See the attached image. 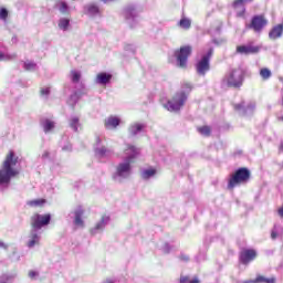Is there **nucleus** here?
Wrapping results in <instances>:
<instances>
[{"instance_id": "412c9836", "label": "nucleus", "mask_w": 283, "mask_h": 283, "mask_svg": "<svg viewBox=\"0 0 283 283\" xmlns=\"http://www.w3.org/2000/svg\"><path fill=\"white\" fill-rule=\"evenodd\" d=\"M69 125L72 130L78 132V127H81V119L78 117L74 116L70 119Z\"/></svg>"}, {"instance_id": "ea45409f", "label": "nucleus", "mask_w": 283, "mask_h": 283, "mask_svg": "<svg viewBox=\"0 0 283 283\" xmlns=\"http://www.w3.org/2000/svg\"><path fill=\"white\" fill-rule=\"evenodd\" d=\"M189 282V276H180L179 283H187Z\"/></svg>"}, {"instance_id": "de8ad7c7", "label": "nucleus", "mask_w": 283, "mask_h": 283, "mask_svg": "<svg viewBox=\"0 0 283 283\" xmlns=\"http://www.w3.org/2000/svg\"><path fill=\"white\" fill-rule=\"evenodd\" d=\"M4 57L6 55L3 54V52H0V61H3Z\"/></svg>"}, {"instance_id": "8fccbe9b", "label": "nucleus", "mask_w": 283, "mask_h": 283, "mask_svg": "<svg viewBox=\"0 0 283 283\" xmlns=\"http://www.w3.org/2000/svg\"><path fill=\"white\" fill-rule=\"evenodd\" d=\"M106 283H114V280L108 279V280H106Z\"/></svg>"}, {"instance_id": "a211bd4d", "label": "nucleus", "mask_w": 283, "mask_h": 283, "mask_svg": "<svg viewBox=\"0 0 283 283\" xmlns=\"http://www.w3.org/2000/svg\"><path fill=\"white\" fill-rule=\"evenodd\" d=\"M107 217H102V219L95 224L93 229H91V233L94 235L96 231H103L105 229Z\"/></svg>"}, {"instance_id": "f257e3e1", "label": "nucleus", "mask_w": 283, "mask_h": 283, "mask_svg": "<svg viewBox=\"0 0 283 283\" xmlns=\"http://www.w3.org/2000/svg\"><path fill=\"white\" fill-rule=\"evenodd\" d=\"M17 165H19V156L14 150H9L0 168V185H8L12 178L19 176L20 171L15 168Z\"/></svg>"}, {"instance_id": "6ab92c4d", "label": "nucleus", "mask_w": 283, "mask_h": 283, "mask_svg": "<svg viewBox=\"0 0 283 283\" xmlns=\"http://www.w3.org/2000/svg\"><path fill=\"white\" fill-rule=\"evenodd\" d=\"M95 154L98 156V158H108V156L112 154V150L107 149L105 146H102L101 148L95 149Z\"/></svg>"}, {"instance_id": "c03bdc74", "label": "nucleus", "mask_w": 283, "mask_h": 283, "mask_svg": "<svg viewBox=\"0 0 283 283\" xmlns=\"http://www.w3.org/2000/svg\"><path fill=\"white\" fill-rule=\"evenodd\" d=\"M189 283H200V280H198V277H193L189 281Z\"/></svg>"}, {"instance_id": "aec40b11", "label": "nucleus", "mask_w": 283, "mask_h": 283, "mask_svg": "<svg viewBox=\"0 0 283 283\" xmlns=\"http://www.w3.org/2000/svg\"><path fill=\"white\" fill-rule=\"evenodd\" d=\"M144 128H145V125L136 123L128 128V132L130 136H136V134H138V132H143Z\"/></svg>"}, {"instance_id": "dca6fc26", "label": "nucleus", "mask_w": 283, "mask_h": 283, "mask_svg": "<svg viewBox=\"0 0 283 283\" xmlns=\"http://www.w3.org/2000/svg\"><path fill=\"white\" fill-rule=\"evenodd\" d=\"M112 81V74L99 73L96 75V83L99 85H107Z\"/></svg>"}, {"instance_id": "473e14b6", "label": "nucleus", "mask_w": 283, "mask_h": 283, "mask_svg": "<svg viewBox=\"0 0 283 283\" xmlns=\"http://www.w3.org/2000/svg\"><path fill=\"white\" fill-rule=\"evenodd\" d=\"M0 19H2V21H6V19H8V9L0 7Z\"/></svg>"}, {"instance_id": "49530a36", "label": "nucleus", "mask_w": 283, "mask_h": 283, "mask_svg": "<svg viewBox=\"0 0 283 283\" xmlns=\"http://www.w3.org/2000/svg\"><path fill=\"white\" fill-rule=\"evenodd\" d=\"M42 156H43V158H49L50 157V153L49 151H44V154Z\"/></svg>"}, {"instance_id": "4468645a", "label": "nucleus", "mask_w": 283, "mask_h": 283, "mask_svg": "<svg viewBox=\"0 0 283 283\" xmlns=\"http://www.w3.org/2000/svg\"><path fill=\"white\" fill-rule=\"evenodd\" d=\"M40 242H41V237L39 235V233L32 231L29 235V241L27 243V247H29V249H32L36 247V244H40Z\"/></svg>"}, {"instance_id": "a19ab883", "label": "nucleus", "mask_w": 283, "mask_h": 283, "mask_svg": "<svg viewBox=\"0 0 283 283\" xmlns=\"http://www.w3.org/2000/svg\"><path fill=\"white\" fill-rule=\"evenodd\" d=\"M62 149L63 151H72V144L64 146Z\"/></svg>"}, {"instance_id": "f03ea898", "label": "nucleus", "mask_w": 283, "mask_h": 283, "mask_svg": "<svg viewBox=\"0 0 283 283\" xmlns=\"http://www.w3.org/2000/svg\"><path fill=\"white\" fill-rule=\"evenodd\" d=\"M124 154L127 156L126 160L117 165L114 180H116V177L129 178V175L132 174V163L136 160V157L138 154H140V151L138 148H136V146L127 144L126 148L124 149Z\"/></svg>"}, {"instance_id": "e433bc0d", "label": "nucleus", "mask_w": 283, "mask_h": 283, "mask_svg": "<svg viewBox=\"0 0 283 283\" xmlns=\"http://www.w3.org/2000/svg\"><path fill=\"white\" fill-rule=\"evenodd\" d=\"M36 275H39V273H36L35 271H30V272H29V277H30L31 280H34V279L36 277Z\"/></svg>"}, {"instance_id": "c756f323", "label": "nucleus", "mask_w": 283, "mask_h": 283, "mask_svg": "<svg viewBox=\"0 0 283 283\" xmlns=\"http://www.w3.org/2000/svg\"><path fill=\"white\" fill-rule=\"evenodd\" d=\"M59 28L61 30H67V28H70V20L61 19L60 22H59Z\"/></svg>"}, {"instance_id": "423d86ee", "label": "nucleus", "mask_w": 283, "mask_h": 283, "mask_svg": "<svg viewBox=\"0 0 283 283\" xmlns=\"http://www.w3.org/2000/svg\"><path fill=\"white\" fill-rule=\"evenodd\" d=\"M211 56H213V48L209 49L207 54L202 55L196 64V71L199 76H205L211 70Z\"/></svg>"}, {"instance_id": "f3484780", "label": "nucleus", "mask_w": 283, "mask_h": 283, "mask_svg": "<svg viewBox=\"0 0 283 283\" xmlns=\"http://www.w3.org/2000/svg\"><path fill=\"white\" fill-rule=\"evenodd\" d=\"M277 282V280L275 279V276L272 277H266L264 275H258L254 280H251V283H275Z\"/></svg>"}, {"instance_id": "72a5a7b5", "label": "nucleus", "mask_w": 283, "mask_h": 283, "mask_svg": "<svg viewBox=\"0 0 283 283\" xmlns=\"http://www.w3.org/2000/svg\"><path fill=\"white\" fill-rule=\"evenodd\" d=\"M60 12H62V14H65V12H67V3L65 2L60 3Z\"/></svg>"}, {"instance_id": "20e7f679", "label": "nucleus", "mask_w": 283, "mask_h": 283, "mask_svg": "<svg viewBox=\"0 0 283 283\" xmlns=\"http://www.w3.org/2000/svg\"><path fill=\"white\" fill-rule=\"evenodd\" d=\"M244 70L242 67H237L230 71L228 76L224 78L228 87H233L234 90H240L244 83Z\"/></svg>"}, {"instance_id": "4be33fe9", "label": "nucleus", "mask_w": 283, "mask_h": 283, "mask_svg": "<svg viewBox=\"0 0 283 283\" xmlns=\"http://www.w3.org/2000/svg\"><path fill=\"white\" fill-rule=\"evenodd\" d=\"M48 202L45 199H33L27 202L29 207H43Z\"/></svg>"}, {"instance_id": "7ed1b4c3", "label": "nucleus", "mask_w": 283, "mask_h": 283, "mask_svg": "<svg viewBox=\"0 0 283 283\" xmlns=\"http://www.w3.org/2000/svg\"><path fill=\"white\" fill-rule=\"evenodd\" d=\"M249 180H251V170L247 167H241L230 176L228 189H235L239 185H247Z\"/></svg>"}, {"instance_id": "f704fd0d", "label": "nucleus", "mask_w": 283, "mask_h": 283, "mask_svg": "<svg viewBox=\"0 0 283 283\" xmlns=\"http://www.w3.org/2000/svg\"><path fill=\"white\" fill-rule=\"evenodd\" d=\"M233 107L237 112H240V109H244V102H241L240 104H234Z\"/></svg>"}, {"instance_id": "b1692460", "label": "nucleus", "mask_w": 283, "mask_h": 283, "mask_svg": "<svg viewBox=\"0 0 283 283\" xmlns=\"http://www.w3.org/2000/svg\"><path fill=\"white\" fill-rule=\"evenodd\" d=\"M273 74L271 73V70L263 67L260 70V76L263 81H269V78L272 76Z\"/></svg>"}, {"instance_id": "5701e85b", "label": "nucleus", "mask_w": 283, "mask_h": 283, "mask_svg": "<svg viewBox=\"0 0 283 283\" xmlns=\"http://www.w3.org/2000/svg\"><path fill=\"white\" fill-rule=\"evenodd\" d=\"M197 132H199V134H201V136H211V126H199L197 128Z\"/></svg>"}, {"instance_id": "2eb2a0df", "label": "nucleus", "mask_w": 283, "mask_h": 283, "mask_svg": "<svg viewBox=\"0 0 283 283\" xmlns=\"http://www.w3.org/2000/svg\"><path fill=\"white\" fill-rule=\"evenodd\" d=\"M85 213V210L83 208H78L75 210V219H74V224L76 227H85V222L83 221V214Z\"/></svg>"}, {"instance_id": "7c9ffc66", "label": "nucleus", "mask_w": 283, "mask_h": 283, "mask_svg": "<svg viewBox=\"0 0 283 283\" xmlns=\"http://www.w3.org/2000/svg\"><path fill=\"white\" fill-rule=\"evenodd\" d=\"M72 82L73 83H78V81H81V73L76 72V71H72Z\"/></svg>"}, {"instance_id": "37998d69", "label": "nucleus", "mask_w": 283, "mask_h": 283, "mask_svg": "<svg viewBox=\"0 0 283 283\" xmlns=\"http://www.w3.org/2000/svg\"><path fill=\"white\" fill-rule=\"evenodd\" d=\"M0 248L1 249H8V244H6L4 242L0 241Z\"/></svg>"}, {"instance_id": "ddd939ff", "label": "nucleus", "mask_w": 283, "mask_h": 283, "mask_svg": "<svg viewBox=\"0 0 283 283\" xmlns=\"http://www.w3.org/2000/svg\"><path fill=\"white\" fill-rule=\"evenodd\" d=\"M104 125L106 129H116L118 125H120V118L117 116H109L105 119Z\"/></svg>"}, {"instance_id": "2f4dec72", "label": "nucleus", "mask_w": 283, "mask_h": 283, "mask_svg": "<svg viewBox=\"0 0 283 283\" xmlns=\"http://www.w3.org/2000/svg\"><path fill=\"white\" fill-rule=\"evenodd\" d=\"M36 67V64L34 62H25L24 63V70L28 72H31V70H34Z\"/></svg>"}, {"instance_id": "a18cd8bd", "label": "nucleus", "mask_w": 283, "mask_h": 283, "mask_svg": "<svg viewBox=\"0 0 283 283\" xmlns=\"http://www.w3.org/2000/svg\"><path fill=\"white\" fill-rule=\"evenodd\" d=\"M180 260H185V262H189V256H187V255H181V256H180Z\"/></svg>"}, {"instance_id": "6e6552de", "label": "nucleus", "mask_w": 283, "mask_h": 283, "mask_svg": "<svg viewBox=\"0 0 283 283\" xmlns=\"http://www.w3.org/2000/svg\"><path fill=\"white\" fill-rule=\"evenodd\" d=\"M193 48H191V45L180 46V49L175 52V56L177 59L179 67H181L182 70L187 67V61H189V57L191 56Z\"/></svg>"}, {"instance_id": "9d476101", "label": "nucleus", "mask_w": 283, "mask_h": 283, "mask_svg": "<svg viewBox=\"0 0 283 283\" xmlns=\"http://www.w3.org/2000/svg\"><path fill=\"white\" fill-rule=\"evenodd\" d=\"M255 258H258V252L254 249H244L239 254V261L244 265L251 264Z\"/></svg>"}, {"instance_id": "393cba45", "label": "nucleus", "mask_w": 283, "mask_h": 283, "mask_svg": "<svg viewBox=\"0 0 283 283\" xmlns=\"http://www.w3.org/2000/svg\"><path fill=\"white\" fill-rule=\"evenodd\" d=\"M43 129L45 134H48L49 132H52V129H54V122L51 119H45L43 123Z\"/></svg>"}, {"instance_id": "4c0bfd02", "label": "nucleus", "mask_w": 283, "mask_h": 283, "mask_svg": "<svg viewBox=\"0 0 283 283\" xmlns=\"http://www.w3.org/2000/svg\"><path fill=\"white\" fill-rule=\"evenodd\" d=\"M271 238H272V240H275L277 238V230H275V227L271 232Z\"/></svg>"}, {"instance_id": "9b49d317", "label": "nucleus", "mask_w": 283, "mask_h": 283, "mask_svg": "<svg viewBox=\"0 0 283 283\" xmlns=\"http://www.w3.org/2000/svg\"><path fill=\"white\" fill-rule=\"evenodd\" d=\"M260 46L253 45H239L237 46V54H258Z\"/></svg>"}, {"instance_id": "09e8293b", "label": "nucleus", "mask_w": 283, "mask_h": 283, "mask_svg": "<svg viewBox=\"0 0 283 283\" xmlns=\"http://www.w3.org/2000/svg\"><path fill=\"white\" fill-rule=\"evenodd\" d=\"M96 144L101 145V137H96Z\"/></svg>"}, {"instance_id": "cd10ccee", "label": "nucleus", "mask_w": 283, "mask_h": 283, "mask_svg": "<svg viewBox=\"0 0 283 283\" xmlns=\"http://www.w3.org/2000/svg\"><path fill=\"white\" fill-rule=\"evenodd\" d=\"M142 176L145 180H148V178H151V176H156V169L151 168V169L144 170Z\"/></svg>"}, {"instance_id": "58836bf2", "label": "nucleus", "mask_w": 283, "mask_h": 283, "mask_svg": "<svg viewBox=\"0 0 283 283\" xmlns=\"http://www.w3.org/2000/svg\"><path fill=\"white\" fill-rule=\"evenodd\" d=\"M182 87H184L185 90H189V92H191V83L186 82V83H184Z\"/></svg>"}, {"instance_id": "0eeeda50", "label": "nucleus", "mask_w": 283, "mask_h": 283, "mask_svg": "<svg viewBox=\"0 0 283 283\" xmlns=\"http://www.w3.org/2000/svg\"><path fill=\"white\" fill-rule=\"evenodd\" d=\"M266 25H269V20H266L264 14H258L252 17L250 23L245 24V29L253 30V32L260 34V32H262Z\"/></svg>"}, {"instance_id": "bb28decb", "label": "nucleus", "mask_w": 283, "mask_h": 283, "mask_svg": "<svg viewBox=\"0 0 283 283\" xmlns=\"http://www.w3.org/2000/svg\"><path fill=\"white\" fill-rule=\"evenodd\" d=\"M179 25L184 29V30H189V28H191V20L187 19V18H182L179 21Z\"/></svg>"}, {"instance_id": "c85d7f7f", "label": "nucleus", "mask_w": 283, "mask_h": 283, "mask_svg": "<svg viewBox=\"0 0 283 283\" xmlns=\"http://www.w3.org/2000/svg\"><path fill=\"white\" fill-rule=\"evenodd\" d=\"M253 0H234L232 3V8H240V6H244V3H251Z\"/></svg>"}, {"instance_id": "39448f33", "label": "nucleus", "mask_w": 283, "mask_h": 283, "mask_svg": "<svg viewBox=\"0 0 283 283\" xmlns=\"http://www.w3.org/2000/svg\"><path fill=\"white\" fill-rule=\"evenodd\" d=\"M185 103H187V93L177 92L175 96H172L164 107L168 109V112H180L182 107H185Z\"/></svg>"}, {"instance_id": "f8f14e48", "label": "nucleus", "mask_w": 283, "mask_h": 283, "mask_svg": "<svg viewBox=\"0 0 283 283\" xmlns=\"http://www.w3.org/2000/svg\"><path fill=\"white\" fill-rule=\"evenodd\" d=\"M283 28L279 27V24L274 25L269 32V39L271 41H277V39H282Z\"/></svg>"}, {"instance_id": "c9c22d12", "label": "nucleus", "mask_w": 283, "mask_h": 283, "mask_svg": "<svg viewBox=\"0 0 283 283\" xmlns=\"http://www.w3.org/2000/svg\"><path fill=\"white\" fill-rule=\"evenodd\" d=\"M40 94L41 96H48V94H50V88H41Z\"/></svg>"}, {"instance_id": "1a4fd4ad", "label": "nucleus", "mask_w": 283, "mask_h": 283, "mask_svg": "<svg viewBox=\"0 0 283 283\" xmlns=\"http://www.w3.org/2000/svg\"><path fill=\"white\" fill-rule=\"evenodd\" d=\"M52 220V214L45 213V214H39L34 213L31 217V227L34 231H39L43 229V227H48Z\"/></svg>"}, {"instance_id": "79ce46f5", "label": "nucleus", "mask_w": 283, "mask_h": 283, "mask_svg": "<svg viewBox=\"0 0 283 283\" xmlns=\"http://www.w3.org/2000/svg\"><path fill=\"white\" fill-rule=\"evenodd\" d=\"M245 12H247V9L243 8L242 11L237 13V17L242 18L244 17Z\"/></svg>"}, {"instance_id": "a878e982", "label": "nucleus", "mask_w": 283, "mask_h": 283, "mask_svg": "<svg viewBox=\"0 0 283 283\" xmlns=\"http://www.w3.org/2000/svg\"><path fill=\"white\" fill-rule=\"evenodd\" d=\"M86 10L88 14H98V12H101V10L98 9V6L94 3L86 6Z\"/></svg>"}]
</instances>
